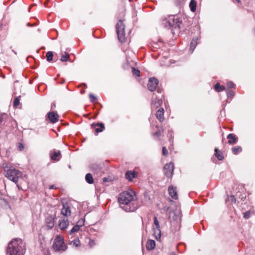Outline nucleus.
<instances>
[{
  "mask_svg": "<svg viewBox=\"0 0 255 255\" xmlns=\"http://www.w3.org/2000/svg\"><path fill=\"white\" fill-rule=\"evenodd\" d=\"M118 200L121 207L126 212H134L140 206L135 192L132 190L120 193Z\"/></svg>",
  "mask_w": 255,
  "mask_h": 255,
  "instance_id": "nucleus-1",
  "label": "nucleus"
},
{
  "mask_svg": "<svg viewBox=\"0 0 255 255\" xmlns=\"http://www.w3.org/2000/svg\"><path fill=\"white\" fill-rule=\"evenodd\" d=\"M26 251L25 244L19 238L14 239L8 244L7 255H24Z\"/></svg>",
  "mask_w": 255,
  "mask_h": 255,
  "instance_id": "nucleus-2",
  "label": "nucleus"
},
{
  "mask_svg": "<svg viewBox=\"0 0 255 255\" xmlns=\"http://www.w3.org/2000/svg\"><path fill=\"white\" fill-rule=\"evenodd\" d=\"M2 167L4 176L9 180L17 184L18 179L22 177V173L5 163L2 164Z\"/></svg>",
  "mask_w": 255,
  "mask_h": 255,
  "instance_id": "nucleus-3",
  "label": "nucleus"
},
{
  "mask_svg": "<svg viewBox=\"0 0 255 255\" xmlns=\"http://www.w3.org/2000/svg\"><path fill=\"white\" fill-rule=\"evenodd\" d=\"M53 248L56 252H64L66 250L67 246L64 243L63 237L59 236L55 238L53 244Z\"/></svg>",
  "mask_w": 255,
  "mask_h": 255,
  "instance_id": "nucleus-4",
  "label": "nucleus"
},
{
  "mask_svg": "<svg viewBox=\"0 0 255 255\" xmlns=\"http://www.w3.org/2000/svg\"><path fill=\"white\" fill-rule=\"evenodd\" d=\"M125 26L124 24L123 21L122 20H119L116 25V31L118 37L119 41L121 43L125 41Z\"/></svg>",
  "mask_w": 255,
  "mask_h": 255,
  "instance_id": "nucleus-5",
  "label": "nucleus"
},
{
  "mask_svg": "<svg viewBox=\"0 0 255 255\" xmlns=\"http://www.w3.org/2000/svg\"><path fill=\"white\" fill-rule=\"evenodd\" d=\"M164 24L166 27H177L179 26V20L176 15H170L165 18L164 21Z\"/></svg>",
  "mask_w": 255,
  "mask_h": 255,
  "instance_id": "nucleus-6",
  "label": "nucleus"
},
{
  "mask_svg": "<svg viewBox=\"0 0 255 255\" xmlns=\"http://www.w3.org/2000/svg\"><path fill=\"white\" fill-rule=\"evenodd\" d=\"M161 97L162 95H161V97H160L157 96L154 93L153 94L151 103V107L152 109H157L162 104V101L161 99Z\"/></svg>",
  "mask_w": 255,
  "mask_h": 255,
  "instance_id": "nucleus-7",
  "label": "nucleus"
},
{
  "mask_svg": "<svg viewBox=\"0 0 255 255\" xmlns=\"http://www.w3.org/2000/svg\"><path fill=\"white\" fill-rule=\"evenodd\" d=\"M164 172L165 175L168 177H171L174 169V165L173 163H169L165 165L164 167Z\"/></svg>",
  "mask_w": 255,
  "mask_h": 255,
  "instance_id": "nucleus-8",
  "label": "nucleus"
},
{
  "mask_svg": "<svg viewBox=\"0 0 255 255\" xmlns=\"http://www.w3.org/2000/svg\"><path fill=\"white\" fill-rule=\"evenodd\" d=\"M158 82V80L155 78H149L147 84L148 89L151 92L154 91L156 89Z\"/></svg>",
  "mask_w": 255,
  "mask_h": 255,
  "instance_id": "nucleus-9",
  "label": "nucleus"
},
{
  "mask_svg": "<svg viewBox=\"0 0 255 255\" xmlns=\"http://www.w3.org/2000/svg\"><path fill=\"white\" fill-rule=\"evenodd\" d=\"M47 118L51 123H55L58 121L59 115L55 112L52 111L47 114Z\"/></svg>",
  "mask_w": 255,
  "mask_h": 255,
  "instance_id": "nucleus-10",
  "label": "nucleus"
},
{
  "mask_svg": "<svg viewBox=\"0 0 255 255\" xmlns=\"http://www.w3.org/2000/svg\"><path fill=\"white\" fill-rule=\"evenodd\" d=\"M51 159L53 161H59L61 157V152L60 150L55 149L50 151Z\"/></svg>",
  "mask_w": 255,
  "mask_h": 255,
  "instance_id": "nucleus-11",
  "label": "nucleus"
},
{
  "mask_svg": "<svg viewBox=\"0 0 255 255\" xmlns=\"http://www.w3.org/2000/svg\"><path fill=\"white\" fill-rule=\"evenodd\" d=\"M92 128H95V134H97L99 132H102L105 129L104 125L103 123H98L97 124H93Z\"/></svg>",
  "mask_w": 255,
  "mask_h": 255,
  "instance_id": "nucleus-12",
  "label": "nucleus"
},
{
  "mask_svg": "<svg viewBox=\"0 0 255 255\" xmlns=\"http://www.w3.org/2000/svg\"><path fill=\"white\" fill-rule=\"evenodd\" d=\"M168 191L170 196L173 199L177 200L178 199V195L176 188H174L172 185H171L168 187Z\"/></svg>",
  "mask_w": 255,
  "mask_h": 255,
  "instance_id": "nucleus-13",
  "label": "nucleus"
},
{
  "mask_svg": "<svg viewBox=\"0 0 255 255\" xmlns=\"http://www.w3.org/2000/svg\"><path fill=\"white\" fill-rule=\"evenodd\" d=\"M137 172L135 171L129 170L126 172L125 178L128 181H131L137 176Z\"/></svg>",
  "mask_w": 255,
  "mask_h": 255,
  "instance_id": "nucleus-14",
  "label": "nucleus"
},
{
  "mask_svg": "<svg viewBox=\"0 0 255 255\" xmlns=\"http://www.w3.org/2000/svg\"><path fill=\"white\" fill-rule=\"evenodd\" d=\"M156 118L160 122L163 121L164 118V109L162 108H159L156 114Z\"/></svg>",
  "mask_w": 255,
  "mask_h": 255,
  "instance_id": "nucleus-15",
  "label": "nucleus"
},
{
  "mask_svg": "<svg viewBox=\"0 0 255 255\" xmlns=\"http://www.w3.org/2000/svg\"><path fill=\"white\" fill-rule=\"evenodd\" d=\"M227 138L229 139L228 143L230 144H235L237 143L238 141V137L233 133L228 134Z\"/></svg>",
  "mask_w": 255,
  "mask_h": 255,
  "instance_id": "nucleus-16",
  "label": "nucleus"
},
{
  "mask_svg": "<svg viewBox=\"0 0 255 255\" xmlns=\"http://www.w3.org/2000/svg\"><path fill=\"white\" fill-rule=\"evenodd\" d=\"M153 235L154 236L157 241H160L161 238V231L160 228L153 227Z\"/></svg>",
  "mask_w": 255,
  "mask_h": 255,
  "instance_id": "nucleus-17",
  "label": "nucleus"
},
{
  "mask_svg": "<svg viewBox=\"0 0 255 255\" xmlns=\"http://www.w3.org/2000/svg\"><path fill=\"white\" fill-rule=\"evenodd\" d=\"M155 247V242L153 240H148L146 243V248L147 250H152Z\"/></svg>",
  "mask_w": 255,
  "mask_h": 255,
  "instance_id": "nucleus-18",
  "label": "nucleus"
},
{
  "mask_svg": "<svg viewBox=\"0 0 255 255\" xmlns=\"http://www.w3.org/2000/svg\"><path fill=\"white\" fill-rule=\"evenodd\" d=\"M61 214L64 216L70 215L71 211L67 205H63V208L61 210Z\"/></svg>",
  "mask_w": 255,
  "mask_h": 255,
  "instance_id": "nucleus-19",
  "label": "nucleus"
},
{
  "mask_svg": "<svg viewBox=\"0 0 255 255\" xmlns=\"http://www.w3.org/2000/svg\"><path fill=\"white\" fill-rule=\"evenodd\" d=\"M69 226V221L68 220H63L59 223L58 226L61 230L66 229Z\"/></svg>",
  "mask_w": 255,
  "mask_h": 255,
  "instance_id": "nucleus-20",
  "label": "nucleus"
},
{
  "mask_svg": "<svg viewBox=\"0 0 255 255\" xmlns=\"http://www.w3.org/2000/svg\"><path fill=\"white\" fill-rule=\"evenodd\" d=\"M197 38H193L190 43V50L191 51V53L193 52L197 44Z\"/></svg>",
  "mask_w": 255,
  "mask_h": 255,
  "instance_id": "nucleus-21",
  "label": "nucleus"
},
{
  "mask_svg": "<svg viewBox=\"0 0 255 255\" xmlns=\"http://www.w3.org/2000/svg\"><path fill=\"white\" fill-rule=\"evenodd\" d=\"M85 180L89 184H92L94 182L93 176L91 173H87L85 176Z\"/></svg>",
  "mask_w": 255,
  "mask_h": 255,
  "instance_id": "nucleus-22",
  "label": "nucleus"
},
{
  "mask_svg": "<svg viewBox=\"0 0 255 255\" xmlns=\"http://www.w3.org/2000/svg\"><path fill=\"white\" fill-rule=\"evenodd\" d=\"M215 155L219 160H222L224 159V156L221 151H220L217 148L215 149Z\"/></svg>",
  "mask_w": 255,
  "mask_h": 255,
  "instance_id": "nucleus-23",
  "label": "nucleus"
},
{
  "mask_svg": "<svg viewBox=\"0 0 255 255\" xmlns=\"http://www.w3.org/2000/svg\"><path fill=\"white\" fill-rule=\"evenodd\" d=\"M69 54L66 52H64L62 53L61 58L60 59L61 61L63 62H66L69 60Z\"/></svg>",
  "mask_w": 255,
  "mask_h": 255,
  "instance_id": "nucleus-24",
  "label": "nucleus"
},
{
  "mask_svg": "<svg viewBox=\"0 0 255 255\" xmlns=\"http://www.w3.org/2000/svg\"><path fill=\"white\" fill-rule=\"evenodd\" d=\"M190 10L192 12H194L196 8V2L194 0H191L189 3Z\"/></svg>",
  "mask_w": 255,
  "mask_h": 255,
  "instance_id": "nucleus-25",
  "label": "nucleus"
},
{
  "mask_svg": "<svg viewBox=\"0 0 255 255\" xmlns=\"http://www.w3.org/2000/svg\"><path fill=\"white\" fill-rule=\"evenodd\" d=\"M232 152L234 154H238L239 152H241L242 150V148L241 146H235V147H234L232 148Z\"/></svg>",
  "mask_w": 255,
  "mask_h": 255,
  "instance_id": "nucleus-26",
  "label": "nucleus"
},
{
  "mask_svg": "<svg viewBox=\"0 0 255 255\" xmlns=\"http://www.w3.org/2000/svg\"><path fill=\"white\" fill-rule=\"evenodd\" d=\"M46 225L49 229H52L54 226V223L52 219H47L46 220Z\"/></svg>",
  "mask_w": 255,
  "mask_h": 255,
  "instance_id": "nucleus-27",
  "label": "nucleus"
},
{
  "mask_svg": "<svg viewBox=\"0 0 255 255\" xmlns=\"http://www.w3.org/2000/svg\"><path fill=\"white\" fill-rule=\"evenodd\" d=\"M215 89L218 92L223 91L225 89V88L223 86H220L219 83H217L215 85Z\"/></svg>",
  "mask_w": 255,
  "mask_h": 255,
  "instance_id": "nucleus-28",
  "label": "nucleus"
},
{
  "mask_svg": "<svg viewBox=\"0 0 255 255\" xmlns=\"http://www.w3.org/2000/svg\"><path fill=\"white\" fill-rule=\"evenodd\" d=\"M46 58H47V60L48 62L51 61L52 60V59H53V52H51V51L47 52L46 54Z\"/></svg>",
  "mask_w": 255,
  "mask_h": 255,
  "instance_id": "nucleus-29",
  "label": "nucleus"
},
{
  "mask_svg": "<svg viewBox=\"0 0 255 255\" xmlns=\"http://www.w3.org/2000/svg\"><path fill=\"white\" fill-rule=\"evenodd\" d=\"M7 115L4 113H0V126L5 121Z\"/></svg>",
  "mask_w": 255,
  "mask_h": 255,
  "instance_id": "nucleus-30",
  "label": "nucleus"
},
{
  "mask_svg": "<svg viewBox=\"0 0 255 255\" xmlns=\"http://www.w3.org/2000/svg\"><path fill=\"white\" fill-rule=\"evenodd\" d=\"M79 229H80V226L78 225H75L71 230L70 234H72L75 232H77L79 230Z\"/></svg>",
  "mask_w": 255,
  "mask_h": 255,
  "instance_id": "nucleus-31",
  "label": "nucleus"
},
{
  "mask_svg": "<svg viewBox=\"0 0 255 255\" xmlns=\"http://www.w3.org/2000/svg\"><path fill=\"white\" fill-rule=\"evenodd\" d=\"M253 213V212H252L251 211H247L244 213V216H243L244 218L245 219H248L250 217L251 215Z\"/></svg>",
  "mask_w": 255,
  "mask_h": 255,
  "instance_id": "nucleus-32",
  "label": "nucleus"
},
{
  "mask_svg": "<svg viewBox=\"0 0 255 255\" xmlns=\"http://www.w3.org/2000/svg\"><path fill=\"white\" fill-rule=\"evenodd\" d=\"M153 220H154V224L155 226V227H154L157 228H160V225H159V223L157 220V218L155 216L154 217Z\"/></svg>",
  "mask_w": 255,
  "mask_h": 255,
  "instance_id": "nucleus-33",
  "label": "nucleus"
},
{
  "mask_svg": "<svg viewBox=\"0 0 255 255\" xmlns=\"http://www.w3.org/2000/svg\"><path fill=\"white\" fill-rule=\"evenodd\" d=\"M20 97H16L13 101V106L15 107H17L19 104Z\"/></svg>",
  "mask_w": 255,
  "mask_h": 255,
  "instance_id": "nucleus-34",
  "label": "nucleus"
},
{
  "mask_svg": "<svg viewBox=\"0 0 255 255\" xmlns=\"http://www.w3.org/2000/svg\"><path fill=\"white\" fill-rule=\"evenodd\" d=\"M132 72L133 75H136L137 76H140V71L138 69H135V68H132Z\"/></svg>",
  "mask_w": 255,
  "mask_h": 255,
  "instance_id": "nucleus-35",
  "label": "nucleus"
},
{
  "mask_svg": "<svg viewBox=\"0 0 255 255\" xmlns=\"http://www.w3.org/2000/svg\"><path fill=\"white\" fill-rule=\"evenodd\" d=\"M227 95L228 98H232L233 97L234 93L232 90H228L227 91Z\"/></svg>",
  "mask_w": 255,
  "mask_h": 255,
  "instance_id": "nucleus-36",
  "label": "nucleus"
},
{
  "mask_svg": "<svg viewBox=\"0 0 255 255\" xmlns=\"http://www.w3.org/2000/svg\"><path fill=\"white\" fill-rule=\"evenodd\" d=\"M71 244L77 247L80 246V241L79 240H74L71 242Z\"/></svg>",
  "mask_w": 255,
  "mask_h": 255,
  "instance_id": "nucleus-37",
  "label": "nucleus"
},
{
  "mask_svg": "<svg viewBox=\"0 0 255 255\" xmlns=\"http://www.w3.org/2000/svg\"><path fill=\"white\" fill-rule=\"evenodd\" d=\"M163 131V129H158L155 133H153V135L159 137Z\"/></svg>",
  "mask_w": 255,
  "mask_h": 255,
  "instance_id": "nucleus-38",
  "label": "nucleus"
},
{
  "mask_svg": "<svg viewBox=\"0 0 255 255\" xmlns=\"http://www.w3.org/2000/svg\"><path fill=\"white\" fill-rule=\"evenodd\" d=\"M227 86L229 89H231V88H234L235 87V85L232 82H229L227 83Z\"/></svg>",
  "mask_w": 255,
  "mask_h": 255,
  "instance_id": "nucleus-39",
  "label": "nucleus"
},
{
  "mask_svg": "<svg viewBox=\"0 0 255 255\" xmlns=\"http://www.w3.org/2000/svg\"><path fill=\"white\" fill-rule=\"evenodd\" d=\"M89 98L90 99L91 102H94L96 100V97L92 94H90L89 95Z\"/></svg>",
  "mask_w": 255,
  "mask_h": 255,
  "instance_id": "nucleus-40",
  "label": "nucleus"
},
{
  "mask_svg": "<svg viewBox=\"0 0 255 255\" xmlns=\"http://www.w3.org/2000/svg\"><path fill=\"white\" fill-rule=\"evenodd\" d=\"M168 153V151L165 147H163L162 148V154L164 155H166Z\"/></svg>",
  "mask_w": 255,
  "mask_h": 255,
  "instance_id": "nucleus-41",
  "label": "nucleus"
},
{
  "mask_svg": "<svg viewBox=\"0 0 255 255\" xmlns=\"http://www.w3.org/2000/svg\"><path fill=\"white\" fill-rule=\"evenodd\" d=\"M18 148L19 149V150L21 151L24 148V146L23 145H22V144L21 143H19L18 144Z\"/></svg>",
  "mask_w": 255,
  "mask_h": 255,
  "instance_id": "nucleus-42",
  "label": "nucleus"
},
{
  "mask_svg": "<svg viewBox=\"0 0 255 255\" xmlns=\"http://www.w3.org/2000/svg\"><path fill=\"white\" fill-rule=\"evenodd\" d=\"M95 245V242L93 240H90L89 242V245L92 247Z\"/></svg>",
  "mask_w": 255,
  "mask_h": 255,
  "instance_id": "nucleus-43",
  "label": "nucleus"
},
{
  "mask_svg": "<svg viewBox=\"0 0 255 255\" xmlns=\"http://www.w3.org/2000/svg\"><path fill=\"white\" fill-rule=\"evenodd\" d=\"M49 189H56V187L55 185H51L49 187Z\"/></svg>",
  "mask_w": 255,
  "mask_h": 255,
  "instance_id": "nucleus-44",
  "label": "nucleus"
},
{
  "mask_svg": "<svg viewBox=\"0 0 255 255\" xmlns=\"http://www.w3.org/2000/svg\"><path fill=\"white\" fill-rule=\"evenodd\" d=\"M161 92H162V90L160 89H157V92L158 93V94H161Z\"/></svg>",
  "mask_w": 255,
  "mask_h": 255,
  "instance_id": "nucleus-45",
  "label": "nucleus"
},
{
  "mask_svg": "<svg viewBox=\"0 0 255 255\" xmlns=\"http://www.w3.org/2000/svg\"><path fill=\"white\" fill-rule=\"evenodd\" d=\"M231 199H232V201H234L235 202L236 201V199H235V197L234 196H232L231 197Z\"/></svg>",
  "mask_w": 255,
  "mask_h": 255,
  "instance_id": "nucleus-46",
  "label": "nucleus"
},
{
  "mask_svg": "<svg viewBox=\"0 0 255 255\" xmlns=\"http://www.w3.org/2000/svg\"><path fill=\"white\" fill-rule=\"evenodd\" d=\"M170 255H175V253H174V252H171V253L170 254Z\"/></svg>",
  "mask_w": 255,
  "mask_h": 255,
  "instance_id": "nucleus-47",
  "label": "nucleus"
},
{
  "mask_svg": "<svg viewBox=\"0 0 255 255\" xmlns=\"http://www.w3.org/2000/svg\"><path fill=\"white\" fill-rule=\"evenodd\" d=\"M235 0L238 3H240L241 1L240 0Z\"/></svg>",
  "mask_w": 255,
  "mask_h": 255,
  "instance_id": "nucleus-48",
  "label": "nucleus"
},
{
  "mask_svg": "<svg viewBox=\"0 0 255 255\" xmlns=\"http://www.w3.org/2000/svg\"><path fill=\"white\" fill-rule=\"evenodd\" d=\"M104 181H106V178H104Z\"/></svg>",
  "mask_w": 255,
  "mask_h": 255,
  "instance_id": "nucleus-49",
  "label": "nucleus"
}]
</instances>
